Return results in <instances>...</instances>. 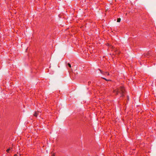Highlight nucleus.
<instances>
[{
    "instance_id": "1",
    "label": "nucleus",
    "mask_w": 156,
    "mask_h": 156,
    "mask_svg": "<svg viewBox=\"0 0 156 156\" xmlns=\"http://www.w3.org/2000/svg\"><path fill=\"white\" fill-rule=\"evenodd\" d=\"M124 92V87L122 86L120 87L116 91V94H120L121 96H122Z\"/></svg>"
},
{
    "instance_id": "2",
    "label": "nucleus",
    "mask_w": 156,
    "mask_h": 156,
    "mask_svg": "<svg viewBox=\"0 0 156 156\" xmlns=\"http://www.w3.org/2000/svg\"><path fill=\"white\" fill-rule=\"evenodd\" d=\"M11 149H10V148H9L7 150H6V151L8 152V153H9V151L11 150Z\"/></svg>"
},
{
    "instance_id": "3",
    "label": "nucleus",
    "mask_w": 156,
    "mask_h": 156,
    "mask_svg": "<svg viewBox=\"0 0 156 156\" xmlns=\"http://www.w3.org/2000/svg\"><path fill=\"white\" fill-rule=\"evenodd\" d=\"M120 21H121V19L120 18H118L117 19V22H120Z\"/></svg>"
},
{
    "instance_id": "4",
    "label": "nucleus",
    "mask_w": 156,
    "mask_h": 156,
    "mask_svg": "<svg viewBox=\"0 0 156 156\" xmlns=\"http://www.w3.org/2000/svg\"><path fill=\"white\" fill-rule=\"evenodd\" d=\"M34 116L37 117V112H35L34 114Z\"/></svg>"
},
{
    "instance_id": "5",
    "label": "nucleus",
    "mask_w": 156,
    "mask_h": 156,
    "mask_svg": "<svg viewBox=\"0 0 156 156\" xmlns=\"http://www.w3.org/2000/svg\"><path fill=\"white\" fill-rule=\"evenodd\" d=\"M103 79H104L106 81H110V80H107V79H106L105 78H104V77H103L102 78Z\"/></svg>"
},
{
    "instance_id": "6",
    "label": "nucleus",
    "mask_w": 156,
    "mask_h": 156,
    "mask_svg": "<svg viewBox=\"0 0 156 156\" xmlns=\"http://www.w3.org/2000/svg\"><path fill=\"white\" fill-rule=\"evenodd\" d=\"M67 66L70 68H71V64L69 63H68L67 64Z\"/></svg>"
},
{
    "instance_id": "7",
    "label": "nucleus",
    "mask_w": 156,
    "mask_h": 156,
    "mask_svg": "<svg viewBox=\"0 0 156 156\" xmlns=\"http://www.w3.org/2000/svg\"><path fill=\"white\" fill-rule=\"evenodd\" d=\"M105 73L107 74L108 76H109V73H108L107 72H105Z\"/></svg>"
},
{
    "instance_id": "8",
    "label": "nucleus",
    "mask_w": 156,
    "mask_h": 156,
    "mask_svg": "<svg viewBox=\"0 0 156 156\" xmlns=\"http://www.w3.org/2000/svg\"><path fill=\"white\" fill-rule=\"evenodd\" d=\"M91 83V82H90V81H89V82H88V84H89H89H90Z\"/></svg>"
},
{
    "instance_id": "9",
    "label": "nucleus",
    "mask_w": 156,
    "mask_h": 156,
    "mask_svg": "<svg viewBox=\"0 0 156 156\" xmlns=\"http://www.w3.org/2000/svg\"><path fill=\"white\" fill-rule=\"evenodd\" d=\"M100 70V72H101V73H102V71H101V70Z\"/></svg>"
}]
</instances>
